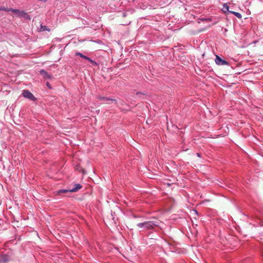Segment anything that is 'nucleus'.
I'll list each match as a JSON object with an SVG mask.
<instances>
[{
	"label": "nucleus",
	"instance_id": "obj_1",
	"mask_svg": "<svg viewBox=\"0 0 263 263\" xmlns=\"http://www.w3.org/2000/svg\"><path fill=\"white\" fill-rule=\"evenodd\" d=\"M160 222L158 221H148L144 222L138 223L137 226L140 228H143L146 230H152L155 227H159Z\"/></svg>",
	"mask_w": 263,
	"mask_h": 263
},
{
	"label": "nucleus",
	"instance_id": "obj_2",
	"mask_svg": "<svg viewBox=\"0 0 263 263\" xmlns=\"http://www.w3.org/2000/svg\"><path fill=\"white\" fill-rule=\"evenodd\" d=\"M82 188V185L80 184H74V187L69 190H61L58 192L59 194L65 193L68 192H76Z\"/></svg>",
	"mask_w": 263,
	"mask_h": 263
},
{
	"label": "nucleus",
	"instance_id": "obj_3",
	"mask_svg": "<svg viewBox=\"0 0 263 263\" xmlns=\"http://www.w3.org/2000/svg\"><path fill=\"white\" fill-rule=\"evenodd\" d=\"M22 95L24 97L30 99L32 101H35L36 98L28 90H24L22 93Z\"/></svg>",
	"mask_w": 263,
	"mask_h": 263
},
{
	"label": "nucleus",
	"instance_id": "obj_4",
	"mask_svg": "<svg viewBox=\"0 0 263 263\" xmlns=\"http://www.w3.org/2000/svg\"><path fill=\"white\" fill-rule=\"evenodd\" d=\"M215 62L218 65H227L229 64L227 61L222 59L219 56L217 55H216Z\"/></svg>",
	"mask_w": 263,
	"mask_h": 263
},
{
	"label": "nucleus",
	"instance_id": "obj_5",
	"mask_svg": "<svg viewBox=\"0 0 263 263\" xmlns=\"http://www.w3.org/2000/svg\"><path fill=\"white\" fill-rule=\"evenodd\" d=\"M10 11L15 13L19 17H22V16L23 15L24 13V11H21L18 9H14L12 8L10 9Z\"/></svg>",
	"mask_w": 263,
	"mask_h": 263
},
{
	"label": "nucleus",
	"instance_id": "obj_6",
	"mask_svg": "<svg viewBox=\"0 0 263 263\" xmlns=\"http://www.w3.org/2000/svg\"><path fill=\"white\" fill-rule=\"evenodd\" d=\"M97 98L98 100L100 101L104 100V101H111L112 102H114L115 103H117V100L114 99H110L109 98L104 97L101 96H98Z\"/></svg>",
	"mask_w": 263,
	"mask_h": 263
},
{
	"label": "nucleus",
	"instance_id": "obj_7",
	"mask_svg": "<svg viewBox=\"0 0 263 263\" xmlns=\"http://www.w3.org/2000/svg\"><path fill=\"white\" fill-rule=\"evenodd\" d=\"M9 260V257L7 255H3L0 256V263H6Z\"/></svg>",
	"mask_w": 263,
	"mask_h": 263
},
{
	"label": "nucleus",
	"instance_id": "obj_8",
	"mask_svg": "<svg viewBox=\"0 0 263 263\" xmlns=\"http://www.w3.org/2000/svg\"><path fill=\"white\" fill-rule=\"evenodd\" d=\"M83 59L87 60L93 66H97L98 65L97 62H96L95 61L91 60L90 58H88V57H86V56H85L84 55H83Z\"/></svg>",
	"mask_w": 263,
	"mask_h": 263
},
{
	"label": "nucleus",
	"instance_id": "obj_9",
	"mask_svg": "<svg viewBox=\"0 0 263 263\" xmlns=\"http://www.w3.org/2000/svg\"><path fill=\"white\" fill-rule=\"evenodd\" d=\"M40 73L45 79H50L51 78V76L50 75H49L47 73V72L45 70H44L43 69L40 71Z\"/></svg>",
	"mask_w": 263,
	"mask_h": 263
},
{
	"label": "nucleus",
	"instance_id": "obj_10",
	"mask_svg": "<svg viewBox=\"0 0 263 263\" xmlns=\"http://www.w3.org/2000/svg\"><path fill=\"white\" fill-rule=\"evenodd\" d=\"M229 12L230 13L234 14L235 16H236L238 18H241L242 17L241 14L239 12H235V11H229Z\"/></svg>",
	"mask_w": 263,
	"mask_h": 263
},
{
	"label": "nucleus",
	"instance_id": "obj_11",
	"mask_svg": "<svg viewBox=\"0 0 263 263\" xmlns=\"http://www.w3.org/2000/svg\"><path fill=\"white\" fill-rule=\"evenodd\" d=\"M229 7L227 4L225 3L223 5L222 11L224 12H226L227 11L229 12L230 11L229 10Z\"/></svg>",
	"mask_w": 263,
	"mask_h": 263
},
{
	"label": "nucleus",
	"instance_id": "obj_12",
	"mask_svg": "<svg viewBox=\"0 0 263 263\" xmlns=\"http://www.w3.org/2000/svg\"><path fill=\"white\" fill-rule=\"evenodd\" d=\"M22 17H24L25 18H26L27 20H30L31 19L30 16L26 12H25V11H24L23 15L22 16Z\"/></svg>",
	"mask_w": 263,
	"mask_h": 263
},
{
	"label": "nucleus",
	"instance_id": "obj_13",
	"mask_svg": "<svg viewBox=\"0 0 263 263\" xmlns=\"http://www.w3.org/2000/svg\"><path fill=\"white\" fill-rule=\"evenodd\" d=\"M0 11H7V12L11 11H10V9H7L5 7H1V6H0Z\"/></svg>",
	"mask_w": 263,
	"mask_h": 263
},
{
	"label": "nucleus",
	"instance_id": "obj_14",
	"mask_svg": "<svg viewBox=\"0 0 263 263\" xmlns=\"http://www.w3.org/2000/svg\"><path fill=\"white\" fill-rule=\"evenodd\" d=\"M76 55H79L80 57H82V53L77 52L76 53Z\"/></svg>",
	"mask_w": 263,
	"mask_h": 263
},
{
	"label": "nucleus",
	"instance_id": "obj_15",
	"mask_svg": "<svg viewBox=\"0 0 263 263\" xmlns=\"http://www.w3.org/2000/svg\"><path fill=\"white\" fill-rule=\"evenodd\" d=\"M197 156H198V157H200V154L197 153Z\"/></svg>",
	"mask_w": 263,
	"mask_h": 263
},
{
	"label": "nucleus",
	"instance_id": "obj_16",
	"mask_svg": "<svg viewBox=\"0 0 263 263\" xmlns=\"http://www.w3.org/2000/svg\"><path fill=\"white\" fill-rule=\"evenodd\" d=\"M138 94H140V92H137L136 93V95H138Z\"/></svg>",
	"mask_w": 263,
	"mask_h": 263
},
{
	"label": "nucleus",
	"instance_id": "obj_17",
	"mask_svg": "<svg viewBox=\"0 0 263 263\" xmlns=\"http://www.w3.org/2000/svg\"><path fill=\"white\" fill-rule=\"evenodd\" d=\"M83 175L84 174L85 172H84V171L83 170Z\"/></svg>",
	"mask_w": 263,
	"mask_h": 263
}]
</instances>
